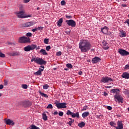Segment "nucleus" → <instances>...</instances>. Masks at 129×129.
<instances>
[{
  "mask_svg": "<svg viewBox=\"0 0 129 129\" xmlns=\"http://www.w3.org/2000/svg\"><path fill=\"white\" fill-rule=\"evenodd\" d=\"M92 45L89 41L87 40H81L79 43V48L81 52H86L91 50Z\"/></svg>",
  "mask_w": 129,
  "mask_h": 129,
  "instance_id": "nucleus-1",
  "label": "nucleus"
},
{
  "mask_svg": "<svg viewBox=\"0 0 129 129\" xmlns=\"http://www.w3.org/2000/svg\"><path fill=\"white\" fill-rule=\"evenodd\" d=\"M31 61V62H35L39 65H46L47 64V61L40 57H32Z\"/></svg>",
  "mask_w": 129,
  "mask_h": 129,
  "instance_id": "nucleus-2",
  "label": "nucleus"
},
{
  "mask_svg": "<svg viewBox=\"0 0 129 129\" xmlns=\"http://www.w3.org/2000/svg\"><path fill=\"white\" fill-rule=\"evenodd\" d=\"M36 48H37V45L33 44L25 46L24 48V50L25 51V52H30V51H33V50L36 49Z\"/></svg>",
  "mask_w": 129,
  "mask_h": 129,
  "instance_id": "nucleus-3",
  "label": "nucleus"
},
{
  "mask_svg": "<svg viewBox=\"0 0 129 129\" xmlns=\"http://www.w3.org/2000/svg\"><path fill=\"white\" fill-rule=\"evenodd\" d=\"M114 98H115V101H117L118 103H123V98L121 95L116 94L114 96Z\"/></svg>",
  "mask_w": 129,
  "mask_h": 129,
  "instance_id": "nucleus-4",
  "label": "nucleus"
},
{
  "mask_svg": "<svg viewBox=\"0 0 129 129\" xmlns=\"http://www.w3.org/2000/svg\"><path fill=\"white\" fill-rule=\"evenodd\" d=\"M66 23H67L68 26H71L73 28H75V27H76V22L72 19L66 20Z\"/></svg>",
  "mask_w": 129,
  "mask_h": 129,
  "instance_id": "nucleus-5",
  "label": "nucleus"
},
{
  "mask_svg": "<svg viewBox=\"0 0 129 129\" xmlns=\"http://www.w3.org/2000/svg\"><path fill=\"white\" fill-rule=\"evenodd\" d=\"M34 25H36V22L34 21L26 22L23 24H22V28H29V27H32V26H34Z\"/></svg>",
  "mask_w": 129,
  "mask_h": 129,
  "instance_id": "nucleus-6",
  "label": "nucleus"
},
{
  "mask_svg": "<svg viewBox=\"0 0 129 129\" xmlns=\"http://www.w3.org/2000/svg\"><path fill=\"white\" fill-rule=\"evenodd\" d=\"M19 43L26 44V43H29L30 42V39L27 37H21L19 38Z\"/></svg>",
  "mask_w": 129,
  "mask_h": 129,
  "instance_id": "nucleus-7",
  "label": "nucleus"
},
{
  "mask_svg": "<svg viewBox=\"0 0 129 129\" xmlns=\"http://www.w3.org/2000/svg\"><path fill=\"white\" fill-rule=\"evenodd\" d=\"M15 14L17 16L18 18H20V19L25 18V11H24V10L18 11L16 12Z\"/></svg>",
  "mask_w": 129,
  "mask_h": 129,
  "instance_id": "nucleus-8",
  "label": "nucleus"
},
{
  "mask_svg": "<svg viewBox=\"0 0 129 129\" xmlns=\"http://www.w3.org/2000/svg\"><path fill=\"white\" fill-rule=\"evenodd\" d=\"M113 81L112 80V79L111 78L108 77H103L102 78L101 80V82H102L103 83H107L108 82Z\"/></svg>",
  "mask_w": 129,
  "mask_h": 129,
  "instance_id": "nucleus-9",
  "label": "nucleus"
},
{
  "mask_svg": "<svg viewBox=\"0 0 129 129\" xmlns=\"http://www.w3.org/2000/svg\"><path fill=\"white\" fill-rule=\"evenodd\" d=\"M22 106L24 107H30V106H32V102L29 101H23L21 102Z\"/></svg>",
  "mask_w": 129,
  "mask_h": 129,
  "instance_id": "nucleus-10",
  "label": "nucleus"
},
{
  "mask_svg": "<svg viewBox=\"0 0 129 129\" xmlns=\"http://www.w3.org/2000/svg\"><path fill=\"white\" fill-rule=\"evenodd\" d=\"M118 52L120 55H121V56H127V55H129L128 51L121 48L118 49Z\"/></svg>",
  "mask_w": 129,
  "mask_h": 129,
  "instance_id": "nucleus-11",
  "label": "nucleus"
},
{
  "mask_svg": "<svg viewBox=\"0 0 129 129\" xmlns=\"http://www.w3.org/2000/svg\"><path fill=\"white\" fill-rule=\"evenodd\" d=\"M67 103H58L55 104V106L59 109L60 108H66L67 107Z\"/></svg>",
  "mask_w": 129,
  "mask_h": 129,
  "instance_id": "nucleus-12",
  "label": "nucleus"
},
{
  "mask_svg": "<svg viewBox=\"0 0 129 129\" xmlns=\"http://www.w3.org/2000/svg\"><path fill=\"white\" fill-rule=\"evenodd\" d=\"M108 43H106V41L105 40H103L102 41V45L103 47V49L104 50H108L109 49V46H108Z\"/></svg>",
  "mask_w": 129,
  "mask_h": 129,
  "instance_id": "nucleus-13",
  "label": "nucleus"
},
{
  "mask_svg": "<svg viewBox=\"0 0 129 129\" xmlns=\"http://www.w3.org/2000/svg\"><path fill=\"white\" fill-rule=\"evenodd\" d=\"M100 61H101V58L98 56H95L92 59L93 64H96V63H98V62H100Z\"/></svg>",
  "mask_w": 129,
  "mask_h": 129,
  "instance_id": "nucleus-14",
  "label": "nucleus"
},
{
  "mask_svg": "<svg viewBox=\"0 0 129 129\" xmlns=\"http://www.w3.org/2000/svg\"><path fill=\"white\" fill-rule=\"evenodd\" d=\"M117 125L118 126H115L116 129H123V124H122V121L118 120L117 122Z\"/></svg>",
  "mask_w": 129,
  "mask_h": 129,
  "instance_id": "nucleus-15",
  "label": "nucleus"
},
{
  "mask_svg": "<svg viewBox=\"0 0 129 129\" xmlns=\"http://www.w3.org/2000/svg\"><path fill=\"white\" fill-rule=\"evenodd\" d=\"M5 123L8 125H15V122L10 119H5Z\"/></svg>",
  "mask_w": 129,
  "mask_h": 129,
  "instance_id": "nucleus-16",
  "label": "nucleus"
},
{
  "mask_svg": "<svg viewBox=\"0 0 129 129\" xmlns=\"http://www.w3.org/2000/svg\"><path fill=\"white\" fill-rule=\"evenodd\" d=\"M119 34V37H120L121 38H124L126 37V33L123 31V30H120Z\"/></svg>",
  "mask_w": 129,
  "mask_h": 129,
  "instance_id": "nucleus-17",
  "label": "nucleus"
},
{
  "mask_svg": "<svg viewBox=\"0 0 129 129\" xmlns=\"http://www.w3.org/2000/svg\"><path fill=\"white\" fill-rule=\"evenodd\" d=\"M121 77L125 78V79H129V74L127 72H124L122 74Z\"/></svg>",
  "mask_w": 129,
  "mask_h": 129,
  "instance_id": "nucleus-18",
  "label": "nucleus"
},
{
  "mask_svg": "<svg viewBox=\"0 0 129 129\" xmlns=\"http://www.w3.org/2000/svg\"><path fill=\"white\" fill-rule=\"evenodd\" d=\"M107 29H108V28H107L106 26H105L104 28L101 29V31L103 34H107V32H108V30Z\"/></svg>",
  "mask_w": 129,
  "mask_h": 129,
  "instance_id": "nucleus-19",
  "label": "nucleus"
},
{
  "mask_svg": "<svg viewBox=\"0 0 129 129\" xmlns=\"http://www.w3.org/2000/svg\"><path fill=\"white\" fill-rule=\"evenodd\" d=\"M63 23V18H60L57 21V26L58 27H61L62 26V23Z\"/></svg>",
  "mask_w": 129,
  "mask_h": 129,
  "instance_id": "nucleus-20",
  "label": "nucleus"
},
{
  "mask_svg": "<svg viewBox=\"0 0 129 129\" xmlns=\"http://www.w3.org/2000/svg\"><path fill=\"white\" fill-rule=\"evenodd\" d=\"M9 55L10 56H19V55H20V52H10L9 53Z\"/></svg>",
  "mask_w": 129,
  "mask_h": 129,
  "instance_id": "nucleus-21",
  "label": "nucleus"
},
{
  "mask_svg": "<svg viewBox=\"0 0 129 129\" xmlns=\"http://www.w3.org/2000/svg\"><path fill=\"white\" fill-rule=\"evenodd\" d=\"M118 92H119V89H114L111 90V93H116V94H118Z\"/></svg>",
  "mask_w": 129,
  "mask_h": 129,
  "instance_id": "nucleus-22",
  "label": "nucleus"
},
{
  "mask_svg": "<svg viewBox=\"0 0 129 129\" xmlns=\"http://www.w3.org/2000/svg\"><path fill=\"white\" fill-rule=\"evenodd\" d=\"M89 115V112H84L82 113V116L84 118H85V117H87Z\"/></svg>",
  "mask_w": 129,
  "mask_h": 129,
  "instance_id": "nucleus-23",
  "label": "nucleus"
},
{
  "mask_svg": "<svg viewBox=\"0 0 129 129\" xmlns=\"http://www.w3.org/2000/svg\"><path fill=\"white\" fill-rule=\"evenodd\" d=\"M39 93H40V95L42 96V97H45V98H48L49 97L47 95V94L42 93L40 91H39Z\"/></svg>",
  "mask_w": 129,
  "mask_h": 129,
  "instance_id": "nucleus-24",
  "label": "nucleus"
},
{
  "mask_svg": "<svg viewBox=\"0 0 129 129\" xmlns=\"http://www.w3.org/2000/svg\"><path fill=\"white\" fill-rule=\"evenodd\" d=\"M40 53H41L43 55H48V53L46 51V50L42 49L40 50Z\"/></svg>",
  "mask_w": 129,
  "mask_h": 129,
  "instance_id": "nucleus-25",
  "label": "nucleus"
},
{
  "mask_svg": "<svg viewBox=\"0 0 129 129\" xmlns=\"http://www.w3.org/2000/svg\"><path fill=\"white\" fill-rule=\"evenodd\" d=\"M72 117H77L79 118V112H77L76 113H73Z\"/></svg>",
  "mask_w": 129,
  "mask_h": 129,
  "instance_id": "nucleus-26",
  "label": "nucleus"
},
{
  "mask_svg": "<svg viewBox=\"0 0 129 129\" xmlns=\"http://www.w3.org/2000/svg\"><path fill=\"white\" fill-rule=\"evenodd\" d=\"M85 124H86L85 122L82 121L78 124V126H79V127H83L85 126Z\"/></svg>",
  "mask_w": 129,
  "mask_h": 129,
  "instance_id": "nucleus-27",
  "label": "nucleus"
},
{
  "mask_svg": "<svg viewBox=\"0 0 129 129\" xmlns=\"http://www.w3.org/2000/svg\"><path fill=\"white\" fill-rule=\"evenodd\" d=\"M42 117H43V120H48V116H47V115L46 114V113L45 112H44L42 114Z\"/></svg>",
  "mask_w": 129,
  "mask_h": 129,
  "instance_id": "nucleus-28",
  "label": "nucleus"
},
{
  "mask_svg": "<svg viewBox=\"0 0 129 129\" xmlns=\"http://www.w3.org/2000/svg\"><path fill=\"white\" fill-rule=\"evenodd\" d=\"M109 124L111 125V126H114V127H115V125H116V123H115L114 121H111L110 122Z\"/></svg>",
  "mask_w": 129,
  "mask_h": 129,
  "instance_id": "nucleus-29",
  "label": "nucleus"
},
{
  "mask_svg": "<svg viewBox=\"0 0 129 129\" xmlns=\"http://www.w3.org/2000/svg\"><path fill=\"white\" fill-rule=\"evenodd\" d=\"M31 128L30 129H40V128L39 127H37V126L34 125V124H32L31 125Z\"/></svg>",
  "mask_w": 129,
  "mask_h": 129,
  "instance_id": "nucleus-30",
  "label": "nucleus"
},
{
  "mask_svg": "<svg viewBox=\"0 0 129 129\" xmlns=\"http://www.w3.org/2000/svg\"><path fill=\"white\" fill-rule=\"evenodd\" d=\"M50 87V86H49L48 84H45L43 86V89H48Z\"/></svg>",
  "mask_w": 129,
  "mask_h": 129,
  "instance_id": "nucleus-31",
  "label": "nucleus"
},
{
  "mask_svg": "<svg viewBox=\"0 0 129 129\" xmlns=\"http://www.w3.org/2000/svg\"><path fill=\"white\" fill-rule=\"evenodd\" d=\"M73 122H74V119L69 121V122H67V124H69V125H70V126H71Z\"/></svg>",
  "mask_w": 129,
  "mask_h": 129,
  "instance_id": "nucleus-32",
  "label": "nucleus"
},
{
  "mask_svg": "<svg viewBox=\"0 0 129 129\" xmlns=\"http://www.w3.org/2000/svg\"><path fill=\"white\" fill-rule=\"evenodd\" d=\"M67 115H71L72 116L73 114V112H71L70 110H68L67 112Z\"/></svg>",
  "mask_w": 129,
  "mask_h": 129,
  "instance_id": "nucleus-33",
  "label": "nucleus"
},
{
  "mask_svg": "<svg viewBox=\"0 0 129 129\" xmlns=\"http://www.w3.org/2000/svg\"><path fill=\"white\" fill-rule=\"evenodd\" d=\"M87 109H88V106H84L83 108L82 109L81 111H84V110H87Z\"/></svg>",
  "mask_w": 129,
  "mask_h": 129,
  "instance_id": "nucleus-34",
  "label": "nucleus"
},
{
  "mask_svg": "<svg viewBox=\"0 0 129 129\" xmlns=\"http://www.w3.org/2000/svg\"><path fill=\"white\" fill-rule=\"evenodd\" d=\"M35 75L38 76V75H42V73L40 71H38L37 72H35L34 73Z\"/></svg>",
  "mask_w": 129,
  "mask_h": 129,
  "instance_id": "nucleus-35",
  "label": "nucleus"
},
{
  "mask_svg": "<svg viewBox=\"0 0 129 129\" xmlns=\"http://www.w3.org/2000/svg\"><path fill=\"white\" fill-rule=\"evenodd\" d=\"M46 108L52 109V108H53V105H52L51 104H49L46 107Z\"/></svg>",
  "mask_w": 129,
  "mask_h": 129,
  "instance_id": "nucleus-36",
  "label": "nucleus"
},
{
  "mask_svg": "<svg viewBox=\"0 0 129 129\" xmlns=\"http://www.w3.org/2000/svg\"><path fill=\"white\" fill-rule=\"evenodd\" d=\"M0 57L1 58H5L6 57V55L3 53L2 52H1V51H0Z\"/></svg>",
  "mask_w": 129,
  "mask_h": 129,
  "instance_id": "nucleus-37",
  "label": "nucleus"
},
{
  "mask_svg": "<svg viewBox=\"0 0 129 129\" xmlns=\"http://www.w3.org/2000/svg\"><path fill=\"white\" fill-rule=\"evenodd\" d=\"M67 67H68V68H73V66H72V64H71V63H68L66 65Z\"/></svg>",
  "mask_w": 129,
  "mask_h": 129,
  "instance_id": "nucleus-38",
  "label": "nucleus"
},
{
  "mask_svg": "<svg viewBox=\"0 0 129 129\" xmlns=\"http://www.w3.org/2000/svg\"><path fill=\"white\" fill-rule=\"evenodd\" d=\"M22 88H24V89H27V88H28V85L26 84L22 85Z\"/></svg>",
  "mask_w": 129,
  "mask_h": 129,
  "instance_id": "nucleus-39",
  "label": "nucleus"
},
{
  "mask_svg": "<svg viewBox=\"0 0 129 129\" xmlns=\"http://www.w3.org/2000/svg\"><path fill=\"white\" fill-rule=\"evenodd\" d=\"M44 43H45V44H48L49 43V39H47V38L44 39Z\"/></svg>",
  "mask_w": 129,
  "mask_h": 129,
  "instance_id": "nucleus-40",
  "label": "nucleus"
},
{
  "mask_svg": "<svg viewBox=\"0 0 129 129\" xmlns=\"http://www.w3.org/2000/svg\"><path fill=\"white\" fill-rule=\"evenodd\" d=\"M58 115H59V116H63V115H64V113L62 111H59L58 113Z\"/></svg>",
  "mask_w": 129,
  "mask_h": 129,
  "instance_id": "nucleus-41",
  "label": "nucleus"
},
{
  "mask_svg": "<svg viewBox=\"0 0 129 129\" xmlns=\"http://www.w3.org/2000/svg\"><path fill=\"white\" fill-rule=\"evenodd\" d=\"M62 55V52L58 51L56 52V56H61Z\"/></svg>",
  "mask_w": 129,
  "mask_h": 129,
  "instance_id": "nucleus-42",
  "label": "nucleus"
},
{
  "mask_svg": "<svg viewBox=\"0 0 129 129\" xmlns=\"http://www.w3.org/2000/svg\"><path fill=\"white\" fill-rule=\"evenodd\" d=\"M37 31H42V30H43L44 29V27H39L37 28Z\"/></svg>",
  "mask_w": 129,
  "mask_h": 129,
  "instance_id": "nucleus-43",
  "label": "nucleus"
},
{
  "mask_svg": "<svg viewBox=\"0 0 129 129\" xmlns=\"http://www.w3.org/2000/svg\"><path fill=\"white\" fill-rule=\"evenodd\" d=\"M60 4L61 6H65V5H66V2H65L64 1H62Z\"/></svg>",
  "mask_w": 129,
  "mask_h": 129,
  "instance_id": "nucleus-44",
  "label": "nucleus"
},
{
  "mask_svg": "<svg viewBox=\"0 0 129 129\" xmlns=\"http://www.w3.org/2000/svg\"><path fill=\"white\" fill-rule=\"evenodd\" d=\"M50 49H51V46L48 45V46H46V51H49Z\"/></svg>",
  "mask_w": 129,
  "mask_h": 129,
  "instance_id": "nucleus-45",
  "label": "nucleus"
},
{
  "mask_svg": "<svg viewBox=\"0 0 129 129\" xmlns=\"http://www.w3.org/2000/svg\"><path fill=\"white\" fill-rule=\"evenodd\" d=\"M9 84V82L7 80L4 81V85L6 86Z\"/></svg>",
  "mask_w": 129,
  "mask_h": 129,
  "instance_id": "nucleus-46",
  "label": "nucleus"
},
{
  "mask_svg": "<svg viewBox=\"0 0 129 129\" xmlns=\"http://www.w3.org/2000/svg\"><path fill=\"white\" fill-rule=\"evenodd\" d=\"M32 33H30V32H29V33H27V34H26V36H27V37H31V36H32Z\"/></svg>",
  "mask_w": 129,
  "mask_h": 129,
  "instance_id": "nucleus-47",
  "label": "nucleus"
},
{
  "mask_svg": "<svg viewBox=\"0 0 129 129\" xmlns=\"http://www.w3.org/2000/svg\"><path fill=\"white\" fill-rule=\"evenodd\" d=\"M66 18H67V19H72V16H68V15H66Z\"/></svg>",
  "mask_w": 129,
  "mask_h": 129,
  "instance_id": "nucleus-48",
  "label": "nucleus"
},
{
  "mask_svg": "<svg viewBox=\"0 0 129 129\" xmlns=\"http://www.w3.org/2000/svg\"><path fill=\"white\" fill-rule=\"evenodd\" d=\"M100 116H101V117H103V115H97L96 116L97 118H100Z\"/></svg>",
  "mask_w": 129,
  "mask_h": 129,
  "instance_id": "nucleus-49",
  "label": "nucleus"
},
{
  "mask_svg": "<svg viewBox=\"0 0 129 129\" xmlns=\"http://www.w3.org/2000/svg\"><path fill=\"white\" fill-rule=\"evenodd\" d=\"M124 23L125 24H128V26H129V19H127L126 21H125Z\"/></svg>",
  "mask_w": 129,
  "mask_h": 129,
  "instance_id": "nucleus-50",
  "label": "nucleus"
},
{
  "mask_svg": "<svg viewBox=\"0 0 129 129\" xmlns=\"http://www.w3.org/2000/svg\"><path fill=\"white\" fill-rule=\"evenodd\" d=\"M107 108L108 109V110H111V109H112V108L110 106H108Z\"/></svg>",
  "mask_w": 129,
  "mask_h": 129,
  "instance_id": "nucleus-51",
  "label": "nucleus"
},
{
  "mask_svg": "<svg viewBox=\"0 0 129 129\" xmlns=\"http://www.w3.org/2000/svg\"><path fill=\"white\" fill-rule=\"evenodd\" d=\"M124 69H129V64H126L125 66Z\"/></svg>",
  "mask_w": 129,
  "mask_h": 129,
  "instance_id": "nucleus-52",
  "label": "nucleus"
},
{
  "mask_svg": "<svg viewBox=\"0 0 129 129\" xmlns=\"http://www.w3.org/2000/svg\"><path fill=\"white\" fill-rule=\"evenodd\" d=\"M32 17V15H28L24 16V18H31Z\"/></svg>",
  "mask_w": 129,
  "mask_h": 129,
  "instance_id": "nucleus-53",
  "label": "nucleus"
},
{
  "mask_svg": "<svg viewBox=\"0 0 129 129\" xmlns=\"http://www.w3.org/2000/svg\"><path fill=\"white\" fill-rule=\"evenodd\" d=\"M38 71H40L42 73V72H43V71H44V69L39 68Z\"/></svg>",
  "mask_w": 129,
  "mask_h": 129,
  "instance_id": "nucleus-54",
  "label": "nucleus"
},
{
  "mask_svg": "<svg viewBox=\"0 0 129 129\" xmlns=\"http://www.w3.org/2000/svg\"><path fill=\"white\" fill-rule=\"evenodd\" d=\"M121 7H122V8H126L127 6L126 4H122Z\"/></svg>",
  "mask_w": 129,
  "mask_h": 129,
  "instance_id": "nucleus-55",
  "label": "nucleus"
},
{
  "mask_svg": "<svg viewBox=\"0 0 129 129\" xmlns=\"http://www.w3.org/2000/svg\"><path fill=\"white\" fill-rule=\"evenodd\" d=\"M36 31H38V29H37V28L32 30V31L33 32H36Z\"/></svg>",
  "mask_w": 129,
  "mask_h": 129,
  "instance_id": "nucleus-56",
  "label": "nucleus"
},
{
  "mask_svg": "<svg viewBox=\"0 0 129 129\" xmlns=\"http://www.w3.org/2000/svg\"><path fill=\"white\" fill-rule=\"evenodd\" d=\"M31 0H24L25 4H28Z\"/></svg>",
  "mask_w": 129,
  "mask_h": 129,
  "instance_id": "nucleus-57",
  "label": "nucleus"
},
{
  "mask_svg": "<svg viewBox=\"0 0 129 129\" xmlns=\"http://www.w3.org/2000/svg\"><path fill=\"white\" fill-rule=\"evenodd\" d=\"M4 88V85H0V89H3Z\"/></svg>",
  "mask_w": 129,
  "mask_h": 129,
  "instance_id": "nucleus-58",
  "label": "nucleus"
},
{
  "mask_svg": "<svg viewBox=\"0 0 129 129\" xmlns=\"http://www.w3.org/2000/svg\"><path fill=\"white\" fill-rule=\"evenodd\" d=\"M53 114H54V115H56L58 114V112H57V111H55V112H54Z\"/></svg>",
  "mask_w": 129,
  "mask_h": 129,
  "instance_id": "nucleus-59",
  "label": "nucleus"
},
{
  "mask_svg": "<svg viewBox=\"0 0 129 129\" xmlns=\"http://www.w3.org/2000/svg\"><path fill=\"white\" fill-rule=\"evenodd\" d=\"M104 96H107V95H108V94L106 92H104Z\"/></svg>",
  "mask_w": 129,
  "mask_h": 129,
  "instance_id": "nucleus-60",
  "label": "nucleus"
},
{
  "mask_svg": "<svg viewBox=\"0 0 129 129\" xmlns=\"http://www.w3.org/2000/svg\"><path fill=\"white\" fill-rule=\"evenodd\" d=\"M79 75H82V71H80L78 73Z\"/></svg>",
  "mask_w": 129,
  "mask_h": 129,
  "instance_id": "nucleus-61",
  "label": "nucleus"
},
{
  "mask_svg": "<svg viewBox=\"0 0 129 129\" xmlns=\"http://www.w3.org/2000/svg\"><path fill=\"white\" fill-rule=\"evenodd\" d=\"M40 68H42V69H43V70H44V69H45V66H41Z\"/></svg>",
  "mask_w": 129,
  "mask_h": 129,
  "instance_id": "nucleus-62",
  "label": "nucleus"
},
{
  "mask_svg": "<svg viewBox=\"0 0 129 129\" xmlns=\"http://www.w3.org/2000/svg\"><path fill=\"white\" fill-rule=\"evenodd\" d=\"M105 88H111V86H106Z\"/></svg>",
  "mask_w": 129,
  "mask_h": 129,
  "instance_id": "nucleus-63",
  "label": "nucleus"
},
{
  "mask_svg": "<svg viewBox=\"0 0 129 129\" xmlns=\"http://www.w3.org/2000/svg\"><path fill=\"white\" fill-rule=\"evenodd\" d=\"M8 45H12V42H8Z\"/></svg>",
  "mask_w": 129,
  "mask_h": 129,
  "instance_id": "nucleus-64",
  "label": "nucleus"
}]
</instances>
